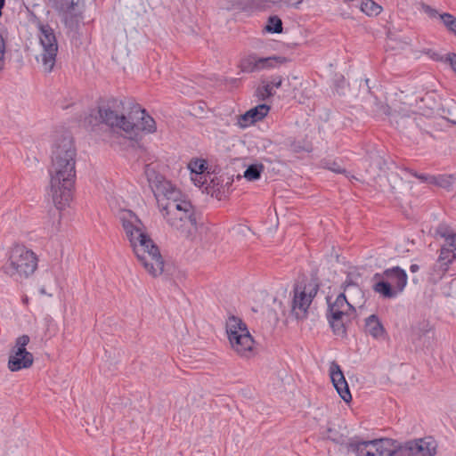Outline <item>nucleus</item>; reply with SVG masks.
I'll use <instances>...</instances> for the list:
<instances>
[{
    "instance_id": "39",
    "label": "nucleus",
    "mask_w": 456,
    "mask_h": 456,
    "mask_svg": "<svg viewBox=\"0 0 456 456\" xmlns=\"http://www.w3.org/2000/svg\"><path fill=\"white\" fill-rule=\"evenodd\" d=\"M39 292L42 295H47L49 297L52 296V293H48L44 286L40 288Z\"/></svg>"
},
{
    "instance_id": "11",
    "label": "nucleus",
    "mask_w": 456,
    "mask_h": 456,
    "mask_svg": "<svg viewBox=\"0 0 456 456\" xmlns=\"http://www.w3.org/2000/svg\"><path fill=\"white\" fill-rule=\"evenodd\" d=\"M287 62V58L282 56L260 57L256 53H249L240 60L239 69L243 73H256L269 70Z\"/></svg>"
},
{
    "instance_id": "19",
    "label": "nucleus",
    "mask_w": 456,
    "mask_h": 456,
    "mask_svg": "<svg viewBox=\"0 0 456 456\" xmlns=\"http://www.w3.org/2000/svg\"><path fill=\"white\" fill-rule=\"evenodd\" d=\"M270 111V106L267 104H259L240 116L239 124L242 127H247L254 123L262 120Z\"/></svg>"
},
{
    "instance_id": "13",
    "label": "nucleus",
    "mask_w": 456,
    "mask_h": 456,
    "mask_svg": "<svg viewBox=\"0 0 456 456\" xmlns=\"http://www.w3.org/2000/svg\"><path fill=\"white\" fill-rule=\"evenodd\" d=\"M98 115L102 123L114 130H120L126 134L131 135L134 132V122L130 120L131 115L126 117L109 105L99 107Z\"/></svg>"
},
{
    "instance_id": "33",
    "label": "nucleus",
    "mask_w": 456,
    "mask_h": 456,
    "mask_svg": "<svg viewBox=\"0 0 456 456\" xmlns=\"http://www.w3.org/2000/svg\"><path fill=\"white\" fill-rule=\"evenodd\" d=\"M4 54H5V44H4L3 37L0 35V72L4 69V65H5Z\"/></svg>"
},
{
    "instance_id": "2",
    "label": "nucleus",
    "mask_w": 456,
    "mask_h": 456,
    "mask_svg": "<svg viewBox=\"0 0 456 456\" xmlns=\"http://www.w3.org/2000/svg\"><path fill=\"white\" fill-rule=\"evenodd\" d=\"M118 218L126 240L145 271L153 277L160 275L164 270L162 256L142 221L130 210H122Z\"/></svg>"
},
{
    "instance_id": "29",
    "label": "nucleus",
    "mask_w": 456,
    "mask_h": 456,
    "mask_svg": "<svg viewBox=\"0 0 456 456\" xmlns=\"http://www.w3.org/2000/svg\"><path fill=\"white\" fill-rule=\"evenodd\" d=\"M440 20L448 31L456 36V18L451 13L444 12L440 15Z\"/></svg>"
},
{
    "instance_id": "14",
    "label": "nucleus",
    "mask_w": 456,
    "mask_h": 456,
    "mask_svg": "<svg viewBox=\"0 0 456 456\" xmlns=\"http://www.w3.org/2000/svg\"><path fill=\"white\" fill-rule=\"evenodd\" d=\"M437 447V442L432 436H425L400 444L399 452L403 456H436Z\"/></svg>"
},
{
    "instance_id": "5",
    "label": "nucleus",
    "mask_w": 456,
    "mask_h": 456,
    "mask_svg": "<svg viewBox=\"0 0 456 456\" xmlns=\"http://www.w3.org/2000/svg\"><path fill=\"white\" fill-rule=\"evenodd\" d=\"M38 258L34 251L25 246L13 247L4 265V273L14 280L27 279L37 269Z\"/></svg>"
},
{
    "instance_id": "22",
    "label": "nucleus",
    "mask_w": 456,
    "mask_h": 456,
    "mask_svg": "<svg viewBox=\"0 0 456 456\" xmlns=\"http://www.w3.org/2000/svg\"><path fill=\"white\" fill-rule=\"evenodd\" d=\"M344 292L346 295L352 296L357 299H362V291L358 285V275L349 273L343 284Z\"/></svg>"
},
{
    "instance_id": "23",
    "label": "nucleus",
    "mask_w": 456,
    "mask_h": 456,
    "mask_svg": "<svg viewBox=\"0 0 456 456\" xmlns=\"http://www.w3.org/2000/svg\"><path fill=\"white\" fill-rule=\"evenodd\" d=\"M144 174L150 183L151 188L152 187V185H155L157 183L165 178L162 175L159 173L158 164L155 163H150L145 165Z\"/></svg>"
},
{
    "instance_id": "1",
    "label": "nucleus",
    "mask_w": 456,
    "mask_h": 456,
    "mask_svg": "<svg viewBox=\"0 0 456 456\" xmlns=\"http://www.w3.org/2000/svg\"><path fill=\"white\" fill-rule=\"evenodd\" d=\"M77 149L69 133L56 134L51 154L50 195L59 210L65 209L72 200L76 180Z\"/></svg>"
},
{
    "instance_id": "8",
    "label": "nucleus",
    "mask_w": 456,
    "mask_h": 456,
    "mask_svg": "<svg viewBox=\"0 0 456 456\" xmlns=\"http://www.w3.org/2000/svg\"><path fill=\"white\" fill-rule=\"evenodd\" d=\"M400 444L390 438H379L373 440L351 439L346 444L349 452L356 456H395L399 452Z\"/></svg>"
},
{
    "instance_id": "20",
    "label": "nucleus",
    "mask_w": 456,
    "mask_h": 456,
    "mask_svg": "<svg viewBox=\"0 0 456 456\" xmlns=\"http://www.w3.org/2000/svg\"><path fill=\"white\" fill-rule=\"evenodd\" d=\"M364 331L375 339H384L387 335L383 324L376 314H371L365 319Z\"/></svg>"
},
{
    "instance_id": "7",
    "label": "nucleus",
    "mask_w": 456,
    "mask_h": 456,
    "mask_svg": "<svg viewBox=\"0 0 456 456\" xmlns=\"http://www.w3.org/2000/svg\"><path fill=\"white\" fill-rule=\"evenodd\" d=\"M374 279L378 281L373 285V290L385 298H393L403 291L408 277L403 269L395 266L376 273Z\"/></svg>"
},
{
    "instance_id": "25",
    "label": "nucleus",
    "mask_w": 456,
    "mask_h": 456,
    "mask_svg": "<svg viewBox=\"0 0 456 456\" xmlns=\"http://www.w3.org/2000/svg\"><path fill=\"white\" fill-rule=\"evenodd\" d=\"M454 176L451 175H433L432 184L450 190L454 183Z\"/></svg>"
},
{
    "instance_id": "10",
    "label": "nucleus",
    "mask_w": 456,
    "mask_h": 456,
    "mask_svg": "<svg viewBox=\"0 0 456 456\" xmlns=\"http://www.w3.org/2000/svg\"><path fill=\"white\" fill-rule=\"evenodd\" d=\"M39 41L42 46L41 62L45 72H51L55 65L58 43L53 29L48 24H39Z\"/></svg>"
},
{
    "instance_id": "9",
    "label": "nucleus",
    "mask_w": 456,
    "mask_h": 456,
    "mask_svg": "<svg viewBox=\"0 0 456 456\" xmlns=\"http://www.w3.org/2000/svg\"><path fill=\"white\" fill-rule=\"evenodd\" d=\"M318 290L319 285L315 281L300 282L295 285L291 311L297 320L306 318L309 306Z\"/></svg>"
},
{
    "instance_id": "24",
    "label": "nucleus",
    "mask_w": 456,
    "mask_h": 456,
    "mask_svg": "<svg viewBox=\"0 0 456 456\" xmlns=\"http://www.w3.org/2000/svg\"><path fill=\"white\" fill-rule=\"evenodd\" d=\"M360 9L368 16H378L383 10L382 6L373 0H362Z\"/></svg>"
},
{
    "instance_id": "26",
    "label": "nucleus",
    "mask_w": 456,
    "mask_h": 456,
    "mask_svg": "<svg viewBox=\"0 0 456 456\" xmlns=\"http://www.w3.org/2000/svg\"><path fill=\"white\" fill-rule=\"evenodd\" d=\"M207 168V162L202 159H193L188 164L191 175H201V173H206Z\"/></svg>"
},
{
    "instance_id": "38",
    "label": "nucleus",
    "mask_w": 456,
    "mask_h": 456,
    "mask_svg": "<svg viewBox=\"0 0 456 456\" xmlns=\"http://www.w3.org/2000/svg\"><path fill=\"white\" fill-rule=\"evenodd\" d=\"M419 266L418 265H416V264H412V265H411V266H410V271H411V273H416V272H418V271H419Z\"/></svg>"
},
{
    "instance_id": "36",
    "label": "nucleus",
    "mask_w": 456,
    "mask_h": 456,
    "mask_svg": "<svg viewBox=\"0 0 456 456\" xmlns=\"http://www.w3.org/2000/svg\"><path fill=\"white\" fill-rule=\"evenodd\" d=\"M446 60L450 63L453 71L456 73V53L448 54Z\"/></svg>"
},
{
    "instance_id": "4",
    "label": "nucleus",
    "mask_w": 456,
    "mask_h": 456,
    "mask_svg": "<svg viewBox=\"0 0 456 456\" xmlns=\"http://www.w3.org/2000/svg\"><path fill=\"white\" fill-rule=\"evenodd\" d=\"M226 334L232 350L240 357L249 359L256 353V343L247 324L239 317L232 315L226 320Z\"/></svg>"
},
{
    "instance_id": "41",
    "label": "nucleus",
    "mask_w": 456,
    "mask_h": 456,
    "mask_svg": "<svg viewBox=\"0 0 456 456\" xmlns=\"http://www.w3.org/2000/svg\"><path fill=\"white\" fill-rule=\"evenodd\" d=\"M4 0H0V7H4Z\"/></svg>"
},
{
    "instance_id": "40",
    "label": "nucleus",
    "mask_w": 456,
    "mask_h": 456,
    "mask_svg": "<svg viewBox=\"0 0 456 456\" xmlns=\"http://www.w3.org/2000/svg\"><path fill=\"white\" fill-rule=\"evenodd\" d=\"M448 121H450L451 123L452 124H455L456 125V116H452V115H450L448 118H447Z\"/></svg>"
},
{
    "instance_id": "35",
    "label": "nucleus",
    "mask_w": 456,
    "mask_h": 456,
    "mask_svg": "<svg viewBox=\"0 0 456 456\" xmlns=\"http://www.w3.org/2000/svg\"><path fill=\"white\" fill-rule=\"evenodd\" d=\"M411 175L419 180H420L423 183H427L429 184H432L433 175H425V174H419L415 171H411Z\"/></svg>"
},
{
    "instance_id": "27",
    "label": "nucleus",
    "mask_w": 456,
    "mask_h": 456,
    "mask_svg": "<svg viewBox=\"0 0 456 456\" xmlns=\"http://www.w3.org/2000/svg\"><path fill=\"white\" fill-rule=\"evenodd\" d=\"M264 170L262 164H254L248 167L244 172V177L248 181H255L260 178L261 173Z\"/></svg>"
},
{
    "instance_id": "17",
    "label": "nucleus",
    "mask_w": 456,
    "mask_h": 456,
    "mask_svg": "<svg viewBox=\"0 0 456 456\" xmlns=\"http://www.w3.org/2000/svg\"><path fill=\"white\" fill-rule=\"evenodd\" d=\"M330 376L339 396L346 403H350L352 400V395L349 390L348 384L340 366L336 362H332L330 365Z\"/></svg>"
},
{
    "instance_id": "37",
    "label": "nucleus",
    "mask_w": 456,
    "mask_h": 456,
    "mask_svg": "<svg viewBox=\"0 0 456 456\" xmlns=\"http://www.w3.org/2000/svg\"><path fill=\"white\" fill-rule=\"evenodd\" d=\"M60 224H61V215L59 214L56 220L52 224L51 232H56L59 230Z\"/></svg>"
},
{
    "instance_id": "30",
    "label": "nucleus",
    "mask_w": 456,
    "mask_h": 456,
    "mask_svg": "<svg viewBox=\"0 0 456 456\" xmlns=\"http://www.w3.org/2000/svg\"><path fill=\"white\" fill-rule=\"evenodd\" d=\"M265 29L271 33H281L282 31V22L278 16H271Z\"/></svg>"
},
{
    "instance_id": "31",
    "label": "nucleus",
    "mask_w": 456,
    "mask_h": 456,
    "mask_svg": "<svg viewBox=\"0 0 456 456\" xmlns=\"http://www.w3.org/2000/svg\"><path fill=\"white\" fill-rule=\"evenodd\" d=\"M322 166L324 168L337 174H343L346 172L345 168L335 160H325L322 162Z\"/></svg>"
},
{
    "instance_id": "12",
    "label": "nucleus",
    "mask_w": 456,
    "mask_h": 456,
    "mask_svg": "<svg viewBox=\"0 0 456 456\" xmlns=\"http://www.w3.org/2000/svg\"><path fill=\"white\" fill-rule=\"evenodd\" d=\"M29 341L30 338L28 335H21L15 339V344L11 349L8 359V369L11 371H19L32 366L34 362L33 354L26 348Z\"/></svg>"
},
{
    "instance_id": "18",
    "label": "nucleus",
    "mask_w": 456,
    "mask_h": 456,
    "mask_svg": "<svg viewBox=\"0 0 456 456\" xmlns=\"http://www.w3.org/2000/svg\"><path fill=\"white\" fill-rule=\"evenodd\" d=\"M130 120L135 119V129L141 130L146 134H153L157 130V125L154 118L149 115L145 109L139 105H134L130 112Z\"/></svg>"
},
{
    "instance_id": "6",
    "label": "nucleus",
    "mask_w": 456,
    "mask_h": 456,
    "mask_svg": "<svg viewBox=\"0 0 456 456\" xmlns=\"http://www.w3.org/2000/svg\"><path fill=\"white\" fill-rule=\"evenodd\" d=\"M358 300L346 293H340L333 302L329 300L327 318L335 335L341 337L346 335V324L354 315V305L359 303Z\"/></svg>"
},
{
    "instance_id": "34",
    "label": "nucleus",
    "mask_w": 456,
    "mask_h": 456,
    "mask_svg": "<svg viewBox=\"0 0 456 456\" xmlns=\"http://www.w3.org/2000/svg\"><path fill=\"white\" fill-rule=\"evenodd\" d=\"M422 11L430 18H440V15L437 12V10L432 8L431 6L423 4L421 6Z\"/></svg>"
},
{
    "instance_id": "28",
    "label": "nucleus",
    "mask_w": 456,
    "mask_h": 456,
    "mask_svg": "<svg viewBox=\"0 0 456 456\" xmlns=\"http://www.w3.org/2000/svg\"><path fill=\"white\" fill-rule=\"evenodd\" d=\"M75 4L74 0H56L55 7L65 16L66 22H68L67 15L74 8Z\"/></svg>"
},
{
    "instance_id": "15",
    "label": "nucleus",
    "mask_w": 456,
    "mask_h": 456,
    "mask_svg": "<svg viewBox=\"0 0 456 456\" xmlns=\"http://www.w3.org/2000/svg\"><path fill=\"white\" fill-rule=\"evenodd\" d=\"M151 190L157 200L159 210L165 209L166 205L167 206L173 201L175 203L184 198L183 192L166 178L152 185Z\"/></svg>"
},
{
    "instance_id": "32",
    "label": "nucleus",
    "mask_w": 456,
    "mask_h": 456,
    "mask_svg": "<svg viewBox=\"0 0 456 456\" xmlns=\"http://www.w3.org/2000/svg\"><path fill=\"white\" fill-rule=\"evenodd\" d=\"M208 176V174L206 173H201V175H191V180L196 186L202 187L207 183Z\"/></svg>"
},
{
    "instance_id": "21",
    "label": "nucleus",
    "mask_w": 456,
    "mask_h": 456,
    "mask_svg": "<svg viewBox=\"0 0 456 456\" xmlns=\"http://www.w3.org/2000/svg\"><path fill=\"white\" fill-rule=\"evenodd\" d=\"M282 77L281 76H273L269 82H263L256 90V96L265 101L275 94V88H280L282 85Z\"/></svg>"
},
{
    "instance_id": "3",
    "label": "nucleus",
    "mask_w": 456,
    "mask_h": 456,
    "mask_svg": "<svg viewBox=\"0 0 456 456\" xmlns=\"http://www.w3.org/2000/svg\"><path fill=\"white\" fill-rule=\"evenodd\" d=\"M167 223L181 236L190 238L197 232V221L191 203L183 198L175 203L166 205L159 210Z\"/></svg>"
},
{
    "instance_id": "16",
    "label": "nucleus",
    "mask_w": 456,
    "mask_h": 456,
    "mask_svg": "<svg viewBox=\"0 0 456 456\" xmlns=\"http://www.w3.org/2000/svg\"><path fill=\"white\" fill-rule=\"evenodd\" d=\"M455 259L456 252L452 250L447 245L442 246L438 258L431 268L430 275L434 279L441 280Z\"/></svg>"
}]
</instances>
